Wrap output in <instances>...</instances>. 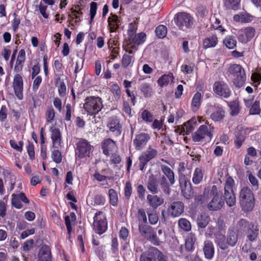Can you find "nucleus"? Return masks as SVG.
Returning a JSON list of instances; mask_svg holds the SVG:
<instances>
[{
	"instance_id": "f257e3e1",
	"label": "nucleus",
	"mask_w": 261,
	"mask_h": 261,
	"mask_svg": "<svg viewBox=\"0 0 261 261\" xmlns=\"http://www.w3.org/2000/svg\"><path fill=\"white\" fill-rule=\"evenodd\" d=\"M222 189L216 185H213L210 190L211 201L207 204V208L210 211L220 210L225 204L224 199L222 194Z\"/></svg>"
},
{
	"instance_id": "f03ea898",
	"label": "nucleus",
	"mask_w": 261,
	"mask_h": 261,
	"mask_svg": "<svg viewBox=\"0 0 261 261\" xmlns=\"http://www.w3.org/2000/svg\"><path fill=\"white\" fill-rule=\"evenodd\" d=\"M239 200L241 206L244 211L249 212L253 208L254 197L250 188L244 187L241 189L240 192Z\"/></svg>"
},
{
	"instance_id": "7ed1b4c3",
	"label": "nucleus",
	"mask_w": 261,
	"mask_h": 261,
	"mask_svg": "<svg viewBox=\"0 0 261 261\" xmlns=\"http://www.w3.org/2000/svg\"><path fill=\"white\" fill-rule=\"evenodd\" d=\"M102 108V99L98 96H91L87 97L85 99L84 109L88 115H95Z\"/></svg>"
},
{
	"instance_id": "20e7f679",
	"label": "nucleus",
	"mask_w": 261,
	"mask_h": 261,
	"mask_svg": "<svg viewBox=\"0 0 261 261\" xmlns=\"http://www.w3.org/2000/svg\"><path fill=\"white\" fill-rule=\"evenodd\" d=\"M228 72L233 78V84L236 87H242L246 81V74L244 68L239 64H231Z\"/></svg>"
},
{
	"instance_id": "39448f33",
	"label": "nucleus",
	"mask_w": 261,
	"mask_h": 261,
	"mask_svg": "<svg viewBox=\"0 0 261 261\" xmlns=\"http://www.w3.org/2000/svg\"><path fill=\"white\" fill-rule=\"evenodd\" d=\"M174 20L178 28L182 31L190 29L193 25V17L186 12H179L175 14Z\"/></svg>"
},
{
	"instance_id": "423d86ee",
	"label": "nucleus",
	"mask_w": 261,
	"mask_h": 261,
	"mask_svg": "<svg viewBox=\"0 0 261 261\" xmlns=\"http://www.w3.org/2000/svg\"><path fill=\"white\" fill-rule=\"evenodd\" d=\"M93 219L94 230L99 234L103 233L108 228V222L105 213L102 211L96 212Z\"/></svg>"
},
{
	"instance_id": "0eeeda50",
	"label": "nucleus",
	"mask_w": 261,
	"mask_h": 261,
	"mask_svg": "<svg viewBox=\"0 0 261 261\" xmlns=\"http://www.w3.org/2000/svg\"><path fill=\"white\" fill-rule=\"evenodd\" d=\"M234 185V180L229 177L227 178L224 187V197L226 204L230 207L233 206L236 203V196L233 189Z\"/></svg>"
},
{
	"instance_id": "6e6552de",
	"label": "nucleus",
	"mask_w": 261,
	"mask_h": 261,
	"mask_svg": "<svg viewBox=\"0 0 261 261\" xmlns=\"http://www.w3.org/2000/svg\"><path fill=\"white\" fill-rule=\"evenodd\" d=\"M214 127L210 126L208 128L205 125H201L196 132L192 134V140L194 142H199L204 139L205 137L211 140L213 137L212 132Z\"/></svg>"
},
{
	"instance_id": "1a4fd4ad",
	"label": "nucleus",
	"mask_w": 261,
	"mask_h": 261,
	"mask_svg": "<svg viewBox=\"0 0 261 261\" xmlns=\"http://www.w3.org/2000/svg\"><path fill=\"white\" fill-rule=\"evenodd\" d=\"M213 89L215 94L225 98L229 97L231 94V91L228 84L223 81L215 82Z\"/></svg>"
},
{
	"instance_id": "9d476101",
	"label": "nucleus",
	"mask_w": 261,
	"mask_h": 261,
	"mask_svg": "<svg viewBox=\"0 0 261 261\" xmlns=\"http://www.w3.org/2000/svg\"><path fill=\"white\" fill-rule=\"evenodd\" d=\"M75 155L79 158L89 156L92 150V146L85 139H81L76 144Z\"/></svg>"
},
{
	"instance_id": "9b49d317",
	"label": "nucleus",
	"mask_w": 261,
	"mask_h": 261,
	"mask_svg": "<svg viewBox=\"0 0 261 261\" xmlns=\"http://www.w3.org/2000/svg\"><path fill=\"white\" fill-rule=\"evenodd\" d=\"M158 154V151L156 149L152 148L150 146L147 150L142 152L139 156V167L140 170L143 171L145 166L148 162L154 158Z\"/></svg>"
},
{
	"instance_id": "f8f14e48",
	"label": "nucleus",
	"mask_w": 261,
	"mask_h": 261,
	"mask_svg": "<svg viewBox=\"0 0 261 261\" xmlns=\"http://www.w3.org/2000/svg\"><path fill=\"white\" fill-rule=\"evenodd\" d=\"M13 87L15 95L17 98L21 100L23 99V83L22 76L17 73L16 74L13 79Z\"/></svg>"
},
{
	"instance_id": "ddd939ff",
	"label": "nucleus",
	"mask_w": 261,
	"mask_h": 261,
	"mask_svg": "<svg viewBox=\"0 0 261 261\" xmlns=\"http://www.w3.org/2000/svg\"><path fill=\"white\" fill-rule=\"evenodd\" d=\"M107 127L114 136H119L122 132V125L120 120L116 116L110 117L108 122Z\"/></svg>"
},
{
	"instance_id": "4468645a",
	"label": "nucleus",
	"mask_w": 261,
	"mask_h": 261,
	"mask_svg": "<svg viewBox=\"0 0 261 261\" xmlns=\"http://www.w3.org/2000/svg\"><path fill=\"white\" fill-rule=\"evenodd\" d=\"M208 111L211 113V118L215 122L221 121L225 117L224 110L221 106L219 105L211 106Z\"/></svg>"
},
{
	"instance_id": "2eb2a0df",
	"label": "nucleus",
	"mask_w": 261,
	"mask_h": 261,
	"mask_svg": "<svg viewBox=\"0 0 261 261\" xmlns=\"http://www.w3.org/2000/svg\"><path fill=\"white\" fill-rule=\"evenodd\" d=\"M184 211V204L181 201H174L169 205L167 211L168 214L173 217L180 216Z\"/></svg>"
},
{
	"instance_id": "dca6fc26",
	"label": "nucleus",
	"mask_w": 261,
	"mask_h": 261,
	"mask_svg": "<svg viewBox=\"0 0 261 261\" xmlns=\"http://www.w3.org/2000/svg\"><path fill=\"white\" fill-rule=\"evenodd\" d=\"M103 153L107 156L118 149L116 142L111 139H105L101 145Z\"/></svg>"
},
{
	"instance_id": "f3484780",
	"label": "nucleus",
	"mask_w": 261,
	"mask_h": 261,
	"mask_svg": "<svg viewBox=\"0 0 261 261\" xmlns=\"http://www.w3.org/2000/svg\"><path fill=\"white\" fill-rule=\"evenodd\" d=\"M150 139V136L146 133H141L136 135L133 143L137 150L142 149Z\"/></svg>"
},
{
	"instance_id": "a211bd4d",
	"label": "nucleus",
	"mask_w": 261,
	"mask_h": 261,
	"mask_svg": "<svg viewBox=\"0 0 261 261\" xmlns=\"http://www.w3.org/2000/svg\"><path fill=\"white\" fill-rule=\"evenodd\" d=\"M146 186L148 190L152 194H156L160 191L158 179L153 174L149 176Z\"/></svg>"
},
{
	"instance_id": "6ab92c4d",
	"label": "nucleus",
	"mask_w": 261,
	"mask_h": 261,
	"mask_svg": "<svg viewBox=\"0 0 261 261\" xmlns=\"http://www.w3.org/2000/svg\"><path fill=\"white\" fill-rule=\"evenodd\" d=\"M147 201L149 205L153 209L157 208L163 204L164 198L161 196L155 194H148L146 197Z\"/></svg>"
},
{
	"instance_id": "aec40b11",
	"label": "nucleus",
	"mask_w": 261,
	"mask_h": 261,
	"mask_svg": "<svg viewBox=\"0 0 261 261\" xmlns=\"http://www.w3.org/2000/svg\"><path fill=\"white\" fill-rule=\"evenodd\" d=\"M51 132V139L53 142V147L58 149L61 146L62 139L61 134L59 128L51 127L50 129Z\"/></svg>"
},
{
	"instance_id": "412c9836",
	"label": "nucleus",
	"mask_w": 261,
	"mask_h": 261,
	"mask_svg": "<svg viewBox=\"0 0 261 261\" xmlns=\"http://www.w3.org/2000/svg\"><path fill=\"white\" fill-rule=\"evenodd\" d=\"M203 251L205 257L212 259L214 255L215 248L213 243L210 240H205L203 243Z\"/></svg>"
},
{
	"instance_id": "4be33fe9",
	"label": "nucleus",
	"mask_w": 261,
	"mask_h": 261,
	"mask_svg": "<svg viewBox=\"0 0 261 261\" xmlns=\"http://www.w3.org/2000/svg\"><path fill=\"white\" fill-rule=\"evenodd\" d=\"M25 60V50L23 49H22L19 50L18 53V57L14 68L15 72L18 73L22 71Z\"/></svg>"
},
{
	"instance_id": "5701e85b",
	"label": "nucleus",
	"mask_w": 261,
	"mask_h": 261,
	"mask_svg": "<svg viewBox=\"0 0 261 261\" xmlns=\"http://www.w3.org/2000/svg\"><path fill=\"white\" fill-rule=\"evenodd\" d=\"M215 242L221 250H225L228 248L225 236L221 233L219 232L215 234Z\"/></svg>"
},
{
	"instance_id": "b1692460",
	"label": "nucleus",
	"mask_w": 261,
	"mask_h": 261,
	"mask_svg": "<svg viewBox=\"0 0 261 261\" xmlns=\"http://www.w3.org/2000/svg\"><path fill=\"white\" fill-rule=\"evenodd\" d=\"M108 22L110 32H115L119 28L120 20L116 14L111 13L108 18Z\"/></svg>"
},
{
	"instance_id": "393cba45",
	"label": "nucleus",
	"mask_w": 261,
	"mask_h": 261,
	"mask_svg": "<svg viewBox=\"0 0 261 261\" xmlns=\"http://www.w3.org/2000/svg\"><path fill=\"white\" fill-rule=\"evenodd\" d=\"M255 225L253 223L249 222L245 219H241L237 224L239 231L248 232L251 229L253 230Z\"/></svg>"
},
{
	"instance_id": "a878e982",
	"label": "nucleus",
	"mask_w": 261,
	"mask_h": 261,
	"mask_svg": "<svg viewBox=\"0 0 261 261\" xmlns=\"http://www.w3.org/2000/svg\"><path fill=\"white\" fill-rule=\"evenodd\" d=\"M161 170L164 175L169 180L170 185L172 186L175 182V174L174 172L167 166L161 165Z\"/></svg>"
},
{
	"instance_id": "bb28decb",
	"label": "nucleus",
	"mask_w": 261,
	"mask_h": 261,
	"mask_svg": "<svg viewBox=\"0 0 261 261\" xmlns=\"http://www.w3.org/2000/svg\"><path fill=\"white\" fill-rule=\"evenodd\" d=\"M155 247H150L147 251L143 252L140 257V261H154V252H157Z\"/></svg>"
},
{
	"instance_id": "cd10ccee",
	"label": "nucleus",
	"mask_w": 261,
	"mask_h": 261,
	"mask_svg": "<svg viewBox=\"0 0 261 261\" xmlns=\"http://www.w3.org/2000/svg\"><path fill=\"white\" fill-rule=\"evenodd\" d=\"M38 257L39 261H51V253L48 246L45 245L41 247Z\"/></svg>"
},
{
	"instance_id": "c85d7f7f",
	"label": "nucleus",
	"mask_w": 261,
	"mask_h": 261,
	"mask_svg": "<svg viewBox=\"0 0 261 261\" xmlns=\"http://www.w3.org/2000/svg\"><path fill=\"white\" fill-rule=\"evenodd\" d=\"M146 39V34L141 32L138 34H136L132 38H128V42L129 44L134 43L138 45L143 44Z\"/></svg>"
},
{
	"instance_id": "c756f323",
	"label": "nucleus",
	"mask_w": 261,
	"mask_h": 261,
	"mask_svg": "<svg viewBox=\"0 0 261 261\" xmlns=\"http://www.w3.org/2000/svg\"><path fill=\"white\" fill-rule=\"evenodd\" d=\"M226 240L228 246L234 247L238 240V233L233 230H228Z\"/></svg>"
},
{
	"instance_id": "7c9ffc66",
	"label": "nucleus",
	"mask_w": 261,
	"mask_h": 261,
	"mask_svg": "<svg viewBox=\"0 0 261 261\" xmlns=\"http://www.w3.org/2000/svg\"><path fill=\"white\" fill-rule=\"evenodd\" d=\"M202 94L199 92H197L194 95L191 102V108L192 111H196L200 107L201 104Z\"/></svg>"
},
{
	"instance_id": "2f4dec72",
	"label": "nucleus",
	"mask_w": 261,
	"mask_h": 261,
	"mask_svg": "<svg viewBox=\"0 0 261 261\" xmlns=\"http://www.w3.org/2000/svg\"><path fill=\"white\" fill-rule=\"evenodd\" d=\"M196 238L194 234L190 233L185 242V248L188 251H193L194 249V244Z\"/></svg>"
},
{
	"instance_id": "473e14b6",
	"label": "nucleus",
	"mask_w": 261,
	"mask_h": 261,
	"mask_svg": "<svg viewBox=\"0 0 261 261\" xmlns=\"http://www.w3.org/2000/svg\"><path fill=\"white\" fill-rule=\"evenodd\" d=\"M203 174L204 173L201 168H196L193 174V182L195 185L200 184L203 179Z\"/></svg>"
},
{
	"instance_id": "72a5a7b5",
	"label": "nucleus",
	"mask_w": 261,
	"mask_h": 261,
	"mask_svg": "<svg viewBox=\"0 0 261 261\" xmlns=\"http://www.w3.org/2000/svg\"><path fill=\"white\" fill-rule=\"evenodd\" d=\"M218 39L216 36L212 35L204 39L203 46L204 48L215 47L217 44Z\"/></svg>"
},
{
	"instance_id": "f704fd0d",
	"label": "nucleus",
	"mask_w": 261,
	"mask_h": 261,
	"mask_svg": "<svg viewBox=\"0 0 261 261\" xmlns=\"http://www.w3.org/2000/svg\"><path fill=\"white\" fill-rule=\"evenodd\" d=\"M76 221V215L73 213H70L69 215L65 217V222L68 234H70L72 230L71 223Z\"/></svg>"
},
{
	"instance_id": "c9c22d12",
	"label": "nucleus",
	"mask_w": 261,
	"mask_h": 261,
	"mask_svg": "<svg viewBox=\"0 0 261 261\" xmlns=\"http://www.w3.org/2000/svg\"><path fill=\"white\" fill-rule=\"evenodd\" d=\"M210 221V217L206 214H202L197 218L198 226L202 228H205Z\"/></svg>"
},
{
	"instance_id": "e433bc0d",
	"label": "nucleus",
	"mask_w": 261,
	"mask_h": 261,
	"mask_svg": "<svg viewBox=\"0 0 261 261\" xmlns=\"http://www.w3.org/2000/svg\"><path fill=\"white\" fill-rule=\"evenodd\" d=\"M140 90L145 97H149L153 93L152 87L148 83H143L140 86Z\"/></svg>"
},
{
	"instance_id": "4c0bfd02",
	"label": "nucleus",
	"mask_w": 261,
	"mask_h": 261,
	"mask_svg": "<svg viewBox=\"0 0 261 261\" xmlns=\"http://www.w3.org/2000/svg\"><path fill=\"white\" fill-rule=\"evenodd\" d=\"M241 0H225V6L229 9L237 10L240 9Z\"/></svg>"
},
{
	"instance_id": "58836bf2",
	"label": "nucleus",
	"mask_w": 261,
	"mask_h": 261,
	"mask_svg": "<svg viewBox=\"0 0 261 261\" xmlns=\"http://www.w3.org/2000/svg\"><path fill=\"white\" fill-rule=\"evenodd\" d=\"M170 185L165 176H163L161 179L160 185L163 192L167 195H170L171 193Z\"/></svg>"
},
{
	"instance_id": "ea45409f",
	"label": "nucleus",
	"mask_w": 261,
	"mask_h": 261,
	"mask_svg": "<svg viewBox=\"0 0 261 261\" xmlns=\"http://www.w3.org/2000/svg\"><path fill=\"white\" fill-rule=\"evenodd\" d=\"M145 238H147L149 241H150L152 243L155 245L159 244V239L156 236L155 232L152 228V227H150L149 230L148 231L147 233L146 234V236H145Z\"/></svg>"
},
{
	"instance_id": "a19ab883",
	"label": "nucleus",
	"mask_w": 261,
	"mask_h": 261,
	"mask_svg": "<svg viewBox=\"0 0 261 261\" xmlns=\"http://www.w3.org/2000/svg\"><path fill=\"white\" fill-rule=\"evenodd\" d=\"M156 36L159 38H164L167 33V28L164 25H159L155 30Z\"/></svg>"
},
{
	"instance_id": "79ce46f5",
	"label": "nucleus",
	"mask_w": 261,
	"mask_h": 261,
	"mask_svg": "<svg viewBox=\"0 0 261 261\" xmlns=\"http://www.w3.org/2000/svg\"><path fill=\"white\" fill-rule=\"evenodd\" d=\"M110 203L113 206H116L118 203V195L117 192L113 189L109 190Z\"/></svg>"
},
{
	"instance_id": "37998d69",
	"label": "nucleus",
	"mask_w": 261,
	"mask_h": 261,
	"mask_svg": "<svg viewBox=\"0 0 261 261\" xmlns=\"http://www.w3.org/2000/svg\"><path fill=\"white\" fill-rule=\"evenodd\" d=\"M224 44L229 49H233L236 47L237 41L234 37L228 36L223 41Z\"/></svg>"
},
{
	"instance_id": "c03bdc74",
	"label": "nucleus",
	"mask_w": 261,
	"mask_h": 261,
	"mask_svg": "<svg viewBox=\"0 0 261 261\" xmlns=\"http://www.w3.org/2000/svg\"><path fill=\"white\" fill-rule=\"evenodd\" d=\"M178 225L182 229L186 231H189L191 229L190 222L185 218H181L178 220Z\"/></svg>"
},
{
	"instance_id": "a18cd8bd",
	"label": "nucleus",
	"mask_w": 261,
	"mask_h": 261,
	"mask_svg": "<svg viewBox=\"0 0 261 261\" xmlns=\"http://www.w3.org/2000/svg\"><path fill=\"white\" fill-rule=\"evenodd\" d=\"M244 34L246 36L245 42L250 41L255 35V29L252 27H248L244 29Z\"/></svg>"
},
{
	"instance_id": "49530a36",
	"label": "nucleus",
	"mask_w": 261,
	"mask_h": 261,
	"mask_svg": "<svg viewBox=\"0 0 261 261\" xmlns=\"http://www.w3.org/2000/svg\"><path fill=\"white\" fill-rule=\"evenodd\" d=\"M59 83L58 87L59 95L61 97H64L66 94V87L64 81L59 77L57 80V83Z\"/></svg>"
},
{
	"instance_id": "de8ad7c7",
	"label": "nucleus",
	"mask_w": 261,
	"mask_h": 261,
	"mask_svg": "<svg viewBox=\"0 0 261 261\" xmlns=\"http://www.w3.org/2000/svg\"><path fill=\"white\" fill-rule=\"evenodd\" d=\"M137 218L142 224H146L147 223V218L145 210L143 208H140L137 212Z\"/></svg>"
},
{
	"instance_id": "09e8293b",
	"label": "nucleus",
	"mask_w": 261,
	"mask_h": 261,
	"mask_svg": "<svg viewBox=\"0 0 261 261\" xmlns=\"http://www.w3.org/2000/svg\"><path fill=\"white\" fill-rule=\"evenodd\" d=\"M178 180L181 190L188 187V185L190 186L191 185L190 182L188 181L187 177L185 174L178 175Z\"/></svg>"
},
{
	"instance_id": "8fccbe9b",
	"label": "nucleus",
	"mask_w": 261,
	"mask_h": 261,
	"mask_svg": "<svg viewBox=\"0 0 261 261\" xmlns=\"http://www.w3.org/2000/svg\"><path fill=\"white\" fill-rule=\"evenodd\" d=\"M230 114L232 116L238 114L240 112L239 103L238 101H233L230 103Z\"/></svg>"
},
{
	"instance_id": "3c124183",
	"label": "nucleus",
	"mask_w": 261,
	"mask_h": 261,
	"mask_svg": "<svg viewBox=\"0 0 261 261\" xmlns=\"http://www.w3.org/2000/svg\"><path fill=\"white\" fill-rule=\"evenodd\" d=\"M12 204L13 206L17 209H20L22 207L23 205L21 202V200L18 194H13L12 195Z\"/></svg>"
},
{
	"instance_id": "603ef678",
	"label": "nucleus",
	"mask_w": 261,
	"mask_h": 261,
	"mask_svg": "<svg viewBox=\"0 0 261 261\" xmlns=\"http://www.w3.org/2000/svg\"><path fill=\"white\" fill-rule=\"evenodd\" d=\"M74 111L73 107L69 103L66 105L65 106V120L69 121L71 120V113Z\"/></svg>"
},
{
	"instance_id": "864d4df0",
	"label": "nucleus",
	"mask_w": 261,
	"mask_h": 261,
	"mask_svg": "<svg viewBox=\"0 0 261 261\" xmlns=\"http://www.w3.org/2000/svg\"><path fill=\"white\" fill-rule=\"evenodd\" d=\"M133 58V56H129L127 54L123 55L121 60L122 66L125 68L129 66Z\"/></svg>"
},
{
	"instance_id": "5fc2aeb1",
	"label": "nucleus",
	"mask_w": 261,
	"mask_h": 261,
	"mask_svg": "<svg viewBox=\"0 0 261 261\" xmlns=\"http://www.w3.org/2000/svg\"><path fill=\"white\" fill-rule=\"evenodd\" d=\"M248 180L251 184L253 190H257L259 187V183L256 177L251 173H249L248 175Z\"/></svg>"
},
{
	"instance_id": "6e6d98bb",
	"label": "nucleus",
	"mask_w": 261,
	"mask_h": 261,
	"mask_svg": "<svg viewBox=\"0 0 261 261\" xmlns=\"http://www.w3.org/2000/svg\"><path fill=\"white\" fill-rule=\"evenodd\" d=\"M208 11L206 7L200 6L197 8V14L198 18L203 19L207 16Z\"/></svg>"
},
{
	"instance_id": "4d7b16f0",
	"label": "nucleus",
	"mask_w": 261,
	"mask_h": 261,
	"mask_svg": "<svg viewBox=\"0 0 261 261\" xmlns=\"http://www.w3.org/2000/svg\"><path fill=\"white\" fill-rule=\"evenodd\" d=\"M181 193L183 196L187 199H192L194 195V192L191 186L181 189Z\"/></svg>"
},
{
	"instance_id": "13d9d810",
	"label": "nucleus",
	"mask_w": 261,
	"mask_h": 261,
	"mask_svg": "<svg viewBox=\"0 0 261 261\" xmlns=\"http://www.w3.org/2000/svg\"><path fill=\"white\" fill-rule=\"evenodd\" d=\"M111 91L115 99L118 100L120 98L121 95V89L117 84H113L112 86Z\"/></svg>"
},
{
	"instance_id": "bf43d9fd",
	"label": "nucleus",
	"mask_w": 261,
	"mask_h": 261,
	"mask_svg": "<svg viewBox=\"0 0 261 261\" xmlns=\"http://www.w3.org/2000/svg\"><path fill=\"white\" fill-rule=\"evenodd\" d=\"M260 112V102L258 100H256L252 105L250 109V114L256 115L258 114Z\"/></svg>"
},
{
	"instance_id": "052dcab7",
	"label": "nucleus",
	"mask_w": 261,
	"mask_h": 261,
	"mask_svg": "<svg viewBox=\"0 0 261 261\" xmlns=\"http://www.w3.org/2000/svg\"><path fill=\"white\" fill-rule=\"evenodd\" d=\"M51 158L56 163L59 164L62 162V154L58 149L54 150L52 151Z\"/></svg>"
},
{
	"instance_id": "680f3d73",
	"label": "nucleus",
	"mask_w": 261,
	"mask_h": 261,
	"mask_svg": "<svg viewBox=\"0 0 261 261\" xmlns=\"http://www.w3.org/2000/svg\"><path fill=\"white\" fill-rule=\"evenodd\" d=\"M141 117L144 121L148 122H152L153 120L152 114L146 110H144L142 112Z\"/></svg>"
},
{
	"instance_id": "e2e57ef3",
	"label": "nucleus",
	"mask_w": 261,
	"mask_h": 261,
	"mask_svg": "<svg viewBox=\"0 0 261 261\" xmlns=\"http://www.w3.org/2000/svg\"><path fill=\"white\" fill-rule=\"evenodd\" d=\"M55 111L52 107L48 108L46 112V121L51 122L55 118Z\"/></svg>"
},
{
	"instance_id": "0e129e2a",
	"label": "nucleus",
	"mask_w": 261,
	"mask_h": 261,
	"mask_svg": "<svg viewBox=\"0 0 261 261\" xmlns=\"http://www.w3.org/2000/svg\"><path fill=\"white\" fill-rule=\"evenodd\" d=\"M171 80V76L169 75H164L162 76L158 81V84L161 86L163 87L166 85H167Z\"/></svg>"
},
{
	"instance_id": "69168bd1",
	"label": "nucleus",
	"mask_w": 261,
	"mask_h": 261,
	"mask_svg": "<svg viewBox=\"0 0 261 261\" xmlns=\"http://www.w3.org/2000/svg\"><path fill=\"white\" fill-rule=\"evenodd\" d=\"M132 193V187L130 182H126L124 187V196L128 200Z\"/></svg>"
},
{
	"instance_id": "338daca9",
	"label": "nucleus",
	"mask_w": 261,
	"mask_h": 261,
	"mask_svg": "<svg viewBox=\"0 0 261 261\" xmlns=\"http://www.w3.org/2000/svg\"><path fill=\"white\" fill-rule=\"evenodd\" d=\"M151 226L146 225V224H139V231L141 234L145 237L146 236V234L147 233L148 231L150 228Z\"/></svg>"
},
{
	"instance_id": "774afa93",
	"label": "nucleus",
	"mask_w": 261,
	"mask_h": 261,
	"mask_svg": "<svg viewBox=\"0 0 261 261\" xmlns=\"http://www.w3.org/2000/svg\"><path fill=\"white\" fill-rule=\"evenodd\" d=\"M258 230L256 229V227L255 226L253 230L251 229L247 232L248 233L247 237L249 241H253L255 240L258 234Z\"/></svg>"
}]
</instances>
